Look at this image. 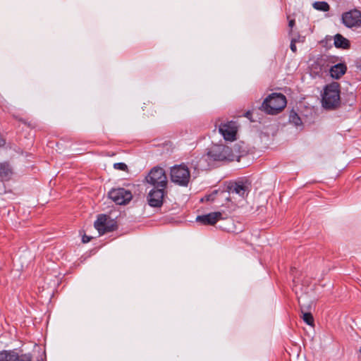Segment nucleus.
Returning a JSON list of instances; mask_svg holds the SVG:
<instances>
[{
  "label": "nucleus",
  "mask_w": 361,
  "mask_h": 361,
  "mask_svg": "<svg viewBox=\"0 0 361 361\" xmlns=\"http://www.w3.org/2000/svg\"><path fill=\"white\" fill-rule=\"evenodd\" d=\"M290 48L293 52H294V53L296 52L297 48H296V39L295 38L291 39Z\"/></svg>",
  "instance_id": "obj_22"
},
{
  "label": "nucleus",
  "mask_w": 361,
  "mask_h": 361,
  "mask_svg": "<svg viewBox=\"0 0 361 361\" xmlns=\"http://www.w3.org/2000/svg\"><path fill=\"white\" fill-rule=\"evenodd\" d=\"M110 223L111 220L109 219L106 215L101 214L98 216L97 219L95 221L94 227L100 235H103L105 233V225Z\"/></svg>",
  "instance_id": "obj_13"
},
{
  "label": "nucleus",
  "mask_w": 361,
  "mask_h": 361,
  "mask_svg": "<svg viewBox=\"0 0 361 361\" xmlns=\"http://www.w3.org/2000/svg\"><path fill=\"white\" fill-rule=\"evenodd\" d=\"M190 179V172L186 166L180 164L171 169V180L173 183L180 186H187Z\"/></svg>",
  "instance_id": "obj_4"
},
{
  "label": "nucleus",
  "mask_w": 361,
  "mask_h": 361,
  "mask_svg": "<svg viewBox=\"0 0 361 361\" xmlns=\"http://www.w3.org/2000/svg\"><path fill=\"white\" fill-rule=\"evenodd\" d=\"M148 183L154 187H166L167 178L165 171L162 168L154 167L146 177Z\"/></svg>",
  "instance_id": "obj_5"
},
{
  "label": "nucleus",
  "mask_w": 361,
  "mask_h": 361,
  "mask_svg": "<svg viewBox=\"0 0 361 361\" xmlns=\"http://www.w3.org/2000/svg\"><path fill=\"white\" fill-rule=\"evenodd\" d=\"M356 66L361 71V60L357 62Z\"/></svg>",
  "instance_id": "obj_30"
},
{
  "label": "nucleus",
  "mask_w": 361,
  "mask_h": 361,
  "mask_svg": "<svg viewBox=\"0 0 361 361\" xmlns=\"http://www.w3.org/2000/svg\"><path fill=\"white\" fill-rule=\"evenodd\" d=\"M334 45L336 48L349 49L350 47V41L341 34H336L334 36Z\"/></svg>",
  "instance_id": "obj_15"
},
{
  "label": "nucleus",
  "mask_w": 361,
  "mask_h": 361,
  "mask_svg": "<svg viewBox=\"0 0 361 361\" xmlns=\"http://www.w3.org/2000/svg\"><path fill=\"white\" fill-rule=\"evenodd\" d=\"M296 39V43H302L305 42V37L298 35L297 37H295Z\"/></svg>",
  "instance_id": "obj_24"
},
{
  "label": "nucleus",
  "mask_w": 361,
  "mask_h": 361,
  "mask_svg": "<svg viewBox=\"0 0 361 361\" xmlns=\"http://www.w3.org/2000/svg\"><path fill=\"white\" fill-rule=\"evenodd\" d=\"M221 216L222 214L221 212H211L205 215L197 216L196 221L197 222H200L204 225H214L220 219H221Z\"/></svg>",
  "instance_id": "obj_11"
},
{
  "label": "nucleus",
  "mask_w": 361,
  "mask_h": 361,
  "mask_svg": "<svg viewBox=\"0 0 361 361\" xmlns=\"http://www.w3.org/2000/svg\"><path fill=\"white\" fill-rule=\"evenodd\" d=\"M358 359H359L360 361H361V345H360V348L359 349Z\"/></svg>",
  "instance_id": "obj_31"
},
{
  "label": "nucleus",
  "mask_w": 361,
  "mask_h": 361,
  "mask_svg": "<svg viewBox=\"0 0 361 361\" xmlns=\"http://www.w3.org/2000/svg\"><path fill=\"white\" fill-rule=\"evenodd\" d=\"M340 102L339 85L332 82L326 86L322 94V104L325 109H334Z\"/></svg>",
  "instance_id": "obj_3"
},
{
  "label": "nucleus",
  "mask_w": 361,
  "mask_h": 361,
  "mask_svg": "<svg viewBox=\"0 0 361 361\" xmlns=\"http://www.w3.org/2000/svg\"><path fill=\"white\" fill-rule=\"evenodd\" d=\"M91 238V237L84 235L82 238V241L84 243H87L90 241Z\"/></svg>",
  "instance_id": "obj_25"
},
{
  "label": "nucleus",
  "mask_w": 361,
  "mask_h": 361,
  "mask_svg": "<svg viewBox=\"0 0 361 361\" xmlns=\"http://www.w3.org/2000/svg\"><path fill=\"white\" fill-rule=\"evenodd\" d=\"M289 121L291 123L294 124L295 126H300L302 125V121L300 117L298 115L297 113L292 111L289 116Z\"/></svg>",
  "instance_id": "obj_18"
},
{
  "label": "nucleus",
  "mask_w": 361,
  "mask_h": 361,
  "mask_svg": "<svg viewBox=\"0 0 361 361\" xmlns=\"http://www.w3.org/2000/svg\"><path fill=\"white\" fill-rule=\"evenodd\" d=\"M217 194V191L215 190L212 194L211 195H209L208 196H207V200H214V195Z\"/></svg>",
  "instance_id": "obj_26"
},
{
  "label": "nucleus",
  "mask_w": 361,
  "mask_h": 361,
  "mask_svg": "<svg viewBox=\"0 0 361 361\" xmlns=\"http://www.w3.org/2000/svg\"><path fill=\"white\" fill-rule=\"evenodd\" d=\"M301 312L302 314V319L304 322L308 325L314 324V318L311 313L310 312H304L302 308L301 307Z\"/></svg>",
  "instance_id": "obj_19"
},
{
  "label": "nucleus",
  "mask_w": 361,
  "mask_h": 361,
  "mask_svg": "<svg viewBox=\"0 0 361 361\" xmlns=\"http://www.w3.org/2000/svg\"><path fill=\"white\" fill-rule=\"evenodd\" d=\"M165 188L166 187H154L149 192L147 202L150 207H161L162 206L166 195Z\"/></svg>",
  "instance_id": "obj_7"
},
{
  "label": "nucleus",
  "mask_w": 361,
  "mask_h": 361,
  "mask_svg": "<svg viewBox=\"0 0 361 361\" xmlns=\"http://www.w3.org/2000/svg\"><path fill=\"white\" fill-rule=\"evenodd\" d=\"M114 168L115 169L121 170V171H126L128 169L127 165L122 162L115 163L114 164Z\"/></svg>",
  "instance_id": "obj_20"
},
{
  "label": "nucleus",
  "mask_w": 361,
  "mask_h": 361,
  "mask_svg": "<svg viewBox=\"0 0 361 361\" xmlns=\"http://www.w3.org/2000/svg\"><path fill=\"white\" fill-rule=\"evenodd\" d=\"M313 7L322 11H328L330 8L329 5L326 1H316L313 4Z\"/></svg>",
  "instance_id": "obj_17"
},
{
  "label": "nucleus",
  "mask_w": 361,
  "mask_h": 361,
  "mask_svg": "<svg viewBox=\"0 0 361 361\" xmlns=\"http://www.w3.org/2000/svg\"><path fill=\"white\" fill-rule=\"evenodd\" d=\"M6 142L5 140L0 137V147H3L5 145Z\"/></svg>",
  "instance_id": "obj_29"
},
{
  "label": "nucleus",
  "mask_w": 361,
  "mask_h": 361,
  "mask_svg": "<svg viewBox=\"0 0 361 361\" xmlns=\"http://www.w3.org/2000/svg\"><path fill=\"white\" fill-rule=\"evenodd\" d=\"M294 25H295V20H290L288 22L289 27H293L294 26Z\"/></svg>",
  "instance_id": "obj_28"
},
{
  "label": "nucleus",
  "mask_w": 361,
  "mask_h": 361,
  "mask_svg": "<svg viewBox=\"0 0 361 361\" xmlns=\"http://www.w3.org/2000/svg\"><path fill=\"white\" fill-rule=\"evenodd\" d=\"M238 125L235 121H230L221 123L219 126V132L227 141H234L237 139Z\"/></svg>",
  "instance_id": "obj_6"
},
{
  "label": "nucleus",
  "mask_w": 361,
  "mask_h": 361,
  "mask_svg": "<svg viewBox=\"0 0 361 361\" xmlns=\"http://www.w3.org/2000/svg\"><path fill=\"white\" fill-rule=\"evenodd\" d=\"M237 156L233 152L232 149L224 145H214L207 151V154L203 155L200 161V164L202 167L203 162H207V166H214L216 161H233Z\"/></svg>",
  "instance_id": "obj_1"
},
{
  "label": "nucleus",
  "mask_w": 361,
  "mask_h": 361,
  "mask_svg": "<svg viewBox=\"0 0 361 361\" xmlns=\"http://www.w3.org/2000/svg\"><path fill=\"white\" fill-rule=\"evenodd\" d=\"M13 169L9 162H0V180H9L13 175Z\"/></svg>",
  "instance_id": "obj_12"
},
{
  "label": "nucleus",
  "mask_w": 361,
  "mask_h": 361,
  "mask_svg": "<svg viewBox=\"0 0 361 361\" xmlns=\"http://www.w3.org/2000/svg\"><path fill=\"white\" fill-rule=\"evenodd\" d=\"M347 71V67L344 63H338L333 66L330 69L331 76L335 79L340 78Z\"/></svg>",
  "instance_id": "obj_14"
},
{
  "label": "nucleus",
  "mask_w": 361,
  "mask_h": 361,
  "mask_svg": "<svg viewBox=\"0 0 361 361\" xmlns=\"http://www.w3.org/2000/svg\"><path fill=\"white\" fill-rule=\"evenodd\" d=\"M0 361H19V355L14 350L0 352Z\"/></svg>",
  "instance_id": "obj_16"
},
{
  "label": "nucleus",
  "mask_w": 361,
  "mask_h": 361,
  "mask_svg": "<svg viewBox=\"0 0 361 361\" xmlns=\"http://www.w3.org/2000/svg\"><path fill=\"white\" fill-rule=\"evenodd\" d=\"M287 100L281 93H271L262 102L260 109L267 114L276 115L281 112L286 106Z\"/></svg>",
  "instance_id": "obj_2"
},
{
  "label": "nucleus",
  "mask_w": 361,
  "mask_h": 361,
  "mask_svg": "<svg viewBox=\"0 0 361 361\" xmlns=\"http://www.w3.org/2000/svg\"><path fill=\"white\" fill-rule=\"evenodd\" d=\"M115 224L111 220L110 224H106L104 226L105 228V233L107 232L113 231L116 228Z\"/></svg>",
  "instance_id": "obj_21"
},
{
  "label": "nucleus",
  "mask_w": 361,
  "mask_h": 361,
  "mask_svg": "<svg viewBox=\"0 0 361 361\" xmlns=\"http://www.w3.org/2000/svg\"><path fill=\"white\" fill-rule=\"evenodd\" d=\"M109 197L117 204H126L133 197L131 192L124 188L112 189L109 192Z\"/></svg>",
  "instance_id": "obj_8"
},
{
  "label": "nucleus",
  "mask_w": 361,
  "mask_h": 361,
  "mask_svg": "<svg viewBox=\"0 0 361 361\" xmlns=\"http://www.w3.org/2000/svg\"><path fill=\"white\" fill-rule=\"evenodd\" d=\"M342 22L348 27H360L361 25V12L355 8L343 13Z\"/></svg>",
  "instance_id": "obj_9"
},
{
  "label": "nucleus",
  "mask_w": 361,
  "mask_h": 361,
  "mask_svg": "<svg viewBox=\"0 0 361 361\" xmlns=\"http://www.w3.org/2000/svg\"><path fill=\"white\" fill-rule=\"evenodd\" d=\"M19 361H32V356L30 354L22 355L19 357Z\"/></svg>",
  "instance_id": "obj_23"
},
{
  "label": "nucleus",
  "mask_w": 361,
  "mask_h": 361,
  "mask_svg": "<svg viewBox=\"0 0 361 361\" xmlns=\"http://www.w3.org/2000/svg\"><path fill=\"white\" fill-rule=\"evenodd\" d=\"M230 197L228 199L243 200L245 197L247 188L242 183L233 182L227 187Z\"/></svg>",
  "instance_id": "obj_10"
},
{
  "label": "nucleus",
  "mask_w": 361,
  "mask_h": 361,
  "mask_svg": "<svg viewBox=\"0 0 361 361\" xmlns=\"http://www.w3.org/2000/svg\"><path fill=\"white\" fill-rule=\"evenodd\" d=\"M251 114H252L251 111H247V112L245 114V116L246 118H249V119H250V120H251V117H250V116H251Z\"/></svg>",
  "instance_id": "obj_27"
}]
</instances>
